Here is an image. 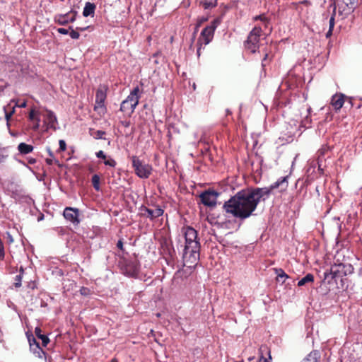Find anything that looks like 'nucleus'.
<instances>
[{"label":"nucleus","mask_w":362,"mask_h":362,"mask_svg":"<svg viewBox=\"0 0 362 362\" xmlns=\"http://www.w3.org/2000/svg\"><path fill=\"white\" fill-rule=\"evenodd\" d=\"M258 187H246L226 201L223 209L233 217L244 221L252 216L260 202H265Z\"/></svg>","instance_id":"f257e3e1"},{"label":"nucleus","mask_w":362,"mask_h":362,"mask_svg":"<svg viewBox=\"0 0 362 362\" xmlns=\"http://www.w3.org/2000/svg\"><path fill=\"white\" fill-rule=\"evenodd\" d=\"M185 239V246L183 251L182 258L185 264H196L199 259L200 243L197 240V231L192 227L183 228Z\"/></svg>","instance_id":"f03ea898"},{"label":"nucleus","mask_w":362,"mask_h":362,"mask_svg":"<svg viewBox=\"0 0 362 362\" xmlns=\"http://www.w3.org/2000/svg\"><path fill=\"white\" fill-rule=\"evenodd\" d=\"M354 270V267L351 264H334L329 272L324 273V281H327L328 284H331L332 281H334L338 289L346 290L349 287L346 276L351 274Z\"/></svg>","instance_id":"7ed1b4c3"},{"label":"nucleus","mask_w":362,"mask_h":362,"mask_svg":"<svg viewBox=\"0 0 362 362\" xmlns=\"http://www.w3.org/2000/svg\"><path fill=\"white\" fill-rule=\"evenodd\" d=\"M222 6L224 7V11L221 16L215 18L211 22L210 25L206 26L201 32L198 40H200V42H203L205 45H208L213 40L216 28L221 23L222 17L225 14L226 11L229 8V6L223 4L221 5L220 7Z\"/></svg>","instance_id":"20e7f679"},{"label":"nucleus","mask_w":362,"mask_h":362,"mask_svg":"<svg viewBox=\"0 0 362 362\" xmlns=\"http://www.w3.org/2000/svg\"><path fill=\"white\" fill-rule=\"evenodd\" d=\"M139 92V86H136L132 90L130 94L120 105V110L122 112H127L129 116L134 112L141 98Z\"/></svg>","instance_id":"39448f33"},{"label":"nucleus","mask_w":362,"mask_h":362,"mask_svg":"<svg viewBox=\"0 0 362 362\" xmlns=\"http://www.w3.org/2000/svg\"><path fill=\"white\" fill-rule=\"evenodd\" d=\"M131 160L134 173L139 178L147 179L150 177L153 171L151 165L146 163L136 156H132Z\"/></svg>","instance_id":"423d86ee"},{"label":"nucleus","mask_w":362,"mask_h":362,"mask_svg":"<svg viewBox=\"0 0 362 362\" xmlns=\"http://www.w3.org/2000/svg\"><path fill=\"white\" fill-rule=\"evenodd\" d=\"M262 30L260 27L255 26L248 34L247 40L244 42L245 48L254 54L259 47V40Z\"/></svg>","instance_id":"0eeeda50"},{"label":"nucleus","mask_w":362,"mask_h":362,"mask_svg":"<svg viewBox=\"0 0 362 362\" xmlns=\"http://www.w3.org/2000/svg\"><path fill=\"white\" fill-rule=\"evenodd\" d=\"M288 176L281 177L269 187H258V189H259L264 199L267 200L270 197L274 189L280 188V192H283L286 190L288 185Z\"/></svg>","instance_id":"6e6552de"},{"label":"nucleus","mask_w":362,"mask_h":362,"mask_svg":"<svg viewBox=\"0 0 362 362\" xmlns=\"http://www.w3.org/2000/svg\"><path fill=\"white\" fill-rule=\"evenodd\" d=\"M107 87L105 86H100L95 93V104L94 110L99 114L104 115L106 112L105 101L107 98Z\"/></svg>","instance_id":"1a4fd4ad"},{"label":"nucleus","mask_w":362,"mask_h":362,"mask_svg":"<svg viewBox=\"0 0 362 362\" xmlns=\"http://www.w3.org/2000/svg\"><path fill=\"white\" fill-rule=\"evenodd\" d=\"M220 193L214 189H208L199 195L201 202L206 206L214 208L216 206L217 198Z\"/></svg>","instance_id":"9d476101"},{"label":"nucleus","mask_w":362,"mask_h":362,"mask_svg":"<svg viewBox=\"0 0 362 362\" xmlns=\"http://www.w3.org/2000/svg\"><path fill=\"white\" fill-rule=\"evenodd\" d=\"M123 273L128 276L135 277L139 271V264L136 260L125 259L121 262Z\"/></svg>","instance_id":"9b49d317"},{"label":"nucleus","mask_w":362,"mask_h":362,"mask_svg":"<svg viewBox=\"0 0 362 362\" xmlns=\"http://www.w3.org/2000/svg\"><path fill=\"white\" fill-rule=\"evenodd\" d=\"M63 216L74 226H78L81 222L79 218L80 210L78 208L67 206L64 209Z\"/></svg>","instance_id":"f8f14e48"},{"label":"nucleus","mask_w":362,"mask_h":362,"mask_svg":"<svg viewBox=\"0 0 362 362\" xmlns=\"http://www.w3.org/2000/svg\"><path fill=\"white\" fill-rule=\"evenodd\" d=\"M77 11L71 10L65 14H57L54 17V21L59 25H66L69 23H73L76 21Z\"/></svg>","instance_id":"ddd939ff"},{"label":"nucleus","mask_w":362,"mask_h":362,"mask_svg":"<svg viewBox=\"0 0 362 362\" xmlns=\"http://www.w3.org/2000/svg\"><path fill=\"white\" fill-rule=\"evenodd\" d=\"M140 211H141L142 216H146L151 220H153L161 216L164 213V210L158 206H157L155 209H151L143 205L141 206Z\"/></svg>","instance_id":"4468645a"},{"label":"nucleus","mask_w":362,"mask_h":362,"mask_svg":"<svg viewBox=\"0 0 362 362\" xmlns=\"http://www.w3.org/2000/svg\"><path fill=\"white\" fill-rule=\"evenodd\" d=\"M345 95L342 93H337L332 97L331 105L335 110H339L345 103Z\"/></svg>","instance_id":"2eb2a0df"},{"label":"nucleus","mask_w":362,"mask_h":362,"mask_svg":"<svg viewBox=\"0 0 362 362\" xmlns=\"http://www.w3.org/2000/svg\"><path fill=\"white\" fill-rule=\"evenodd\" d=\"M45 122L47 123V128L56 129L55 124L57 122V119L52 111L47 110Z\"/></svg>","instance_id":"dca6fc26"},{"label":"nucleus","mask_w":362,"mask_h":362,"mask_svg":"<svg viewBox=\"0 0 362 362\" xmlns=\"http://www.w3.org/2000/svg\"><path fill=\"white\" fill-rule=\"evenodd\" d=\"M320 356L318 350H313L303 359V362H320Z\"/></svg>","instance_id":"f3484780"},{"label":"nucleus","mask_w":362,"mask_h":362,"mask_svg":"<svg viewBox=\"0 0 362 362\" xmlns=\"http://www.w3.org/2000/svg\"><path fill=\"white\" fill-rule=\"evenodd\" d=\"M96 6L93 3L86 2L83 11V16L84 17L93 16L95 13Z\"/></svg>","instance_id":"a211bd4d"},{"label":"nucleus","mask_w":362,"mask_h":362,"mask_svg":"<svg viewBox=\"0 0 362 362\" xmlns=\"http://www.w3.org/2000/svg\"><path fill=\"white\" fill-rule=\"evenodd\" d=\"M274 273L276 274V280L278 282L281 281V283H285L286 279L289 278V276L281 268H274Z\"/></svg>","instance_id":"6ab92c4d"},{"label":"nucleus","mask_w":362,"mask_h":362,"mask_svg":"<svg viewBox=\"0 0 362 362\" xmlns=\"http://www.w3.org/2000/svg\"><path fill=\"white\" fill-rule=\"evenodd\" d=\"M35 334L38 339L42 340V344L43 346H46L48 344L49 339L47 336L42 334V329L39 327H35Z\"/></svg>","instance_id":"aec40b11"},{"label":"nucleus","mask_w":362,"mask_h":362,"mask_svg":"<svg viewBox=\"0 0 362 362\" xmlns=\"http://www.w3.org/2000/svg\"><path fill=\"white\" fill-rule=\"evenodd\" d=\"M33 146L25 143H20L18 146V150L21 154H28L33 151Z\"/></svg>","instance_id":"412c9836"},{"label":"nucleus","mask_w":362,"mask_h":362,"mask_svg":"<svg viewBox=\"0 0 362 362\" xmlns=\"http://www.w3.org/2000/svg\"><path fill=\"white\" fill-rule=\"evenodd\" d=\"M37 357L47 359L45 351L40 346H35V349L30 350Z\"/></svg>","instance_id":"4be33fe9"},{"label":"nucleus","mask_w":362,"mask_h":362,"mask_svg":"<svg viewBox=\"0 0 362 362\" xmlns=\"http://www.w3.org/2000/svg\"><path fill=\"white\" fill-rule=\"evenodd\" d=\"M204 9H209L217 6V0H204L200 2Z\"/></svg>","instance_id":"5701e85b"},{"label":"nucleus","mask_w":362,"mask_h":362,"mask_svg":"<svg viewBox=\"0 0 362 362\" xmlns=\"http://www.w3.org/2000/svg\"><path fill=\"white\" fill-rule=\"evenodd\" d=\"M333 6L334 8H333L332 16L329 21V29H330V30H333L334 25H335V15H336V10H337V7H336L334 2L333 4H330V6Z\"/></svg>","instance_id":"b1692460"},{"label":"nucleus","mask_w":362,"mask_h":362,"mask_svg":"<svg viewBox=\"0 0 362 362\" xmlns=\"http://www.w3.org/2000/svg\"><path fill=\"white\" fill-rule=\"evenodd\" d=\"M314 281V276L312 274H307L302 278L298 283V286H304L307 283L313 282Z\"/></svg>","instance_id":"393cba45"},{"label":"nucleus","mask_w":362,"mask_h":362,"mask_svg":"<svg viewBox=\"0 0 362 362\" xmlns=\"http://www.w3.org/2000/svg\"><path fill=\"white\" fill-rule=\"evenodd\" d=\"M208 20H209L208 17H205V16L199 17L197 18V23H196L195 28H194V35H195V33L198 31L199 28L204 23L206 22ZM194 37H195V35L193 36L192 41L194 40Z\"/></svg>","instance_id":"a878e982"},{"label":"nucleus","mask_w":362,"mask_h":362,"mask_svg":"<svg viewBox=\"0 0 362 362\" xmlns=\"http://www.w3.org/2000/svg\"><path fill=\"white\" fill-rule=\"evenodd\" d=\"M27 337L29 341L30 350L35 349V346H40L39 342L37 341L36 339L32 334H29L28 333H27Z\"/></svg>","instance_id":"bb28decb"},{"label":"nucleus","mask_w":362,"mask_h":362,"mask_svg":"<svg viewBox=\"0 0 362 362\" xmlns=\"http://www.w3.org/2000/svg\"><path fill=\"white\" fill-rule=\"evenodd\" d=\"M91 182H92V185L94 187V189L96 190V191H100V177L97 174H95L93 175L92 177V179H91Z\"/></svg>","instance_id":"cd10ccee"},{"label":"nucleus","mask_w":362,"mask_h":362,"mask_svg":"<svg viewBox=\"0 0 362 362\" xmlns=\"http://www.w3.org/2000/svg\"><path fill=\"white\" fill-rule=\"evenodd\" d=\"M69 30H71L69 35L72 39L77 40L79 38L80 34L78 30H74L72 26H69Z\"/></svg>","instance_id":"c85d7f7f"},{"label":"nucleus","mask_w":362,"mask_h":362,"mask_svg":"<svg viewBox=\"0 0 362 362\" xmlns=\"http://www.w3.org/2000/svg\"><path fill=\"white\" fill-rule=\"evenodd\" d=\"M8 156V151L4 148L0 147V163L4 162Z\"/></svg>","instance_id":"c756f323"},{"label":"nucleus","mask_w":362,"mask_h":362,"mask_svg":"<svg viewBox=\"0 0 362 362\" xmlns=\"http://www.w3.org/2000/svg\"><path fill=\"white\" fill-rule=\"evenodd\" d=\"M106 134V132L105 131H102V130H97L94 135H93V137L95 139H105V138H103V136Z\"/></svg>","instance_id":"7c9ffc66"},{"label":"nucleus","mask_w":362,"mask_h":362,"mask_svg":"<svg viewBox=\"0 0 362 362\" xmlns=\"http://www.w3.org/2000/svg\"><path fill=\"white\" fill-rule=\"evenodd\" d=\"M23 276L22 274H18L15 277V282H14V286L16 288H19L21 286V281H22Z\"/></svg>","instance_id":"2f4dec72"},{"label":"nucleus","mask_w":362,"mask_h":362,"mask_svg":"<svg viewBox=\"0 0 362 362\" xmlns=\"http://www.w3.org/2000/svg\"><path fill=\"white\" fill-rule=\"evenodd\" d=\"M104 164L105 165H108L112 168H115L117 165V162L115 160V159L112 158H109L108 159H105L104 160Z\"/></svg>","instance_id":"473e14b6"},{"label":"nucleus","mask_w":362,"mask_h":362,"mask_svg":"<svg viewBox=\"0 0 362 362\" xmlns=\"http://www.w3.org/2000/svg\"><path fill=\"white\" fill-rule=\"evenodd\" d=\"M59 150L60 151H64L66 150V142L64 140L62 139V140H59Z\"/></svg>","instance_id":"72a5a7b5"},{"label":"nucleus","mask_w":362,"mask_h":362,"mask_svg":"<svg viewBox=\"0 0 362 362\" xmlns=\"http://www.w3.org/2000/svg\"><path fill=\"white\" fill-rule=\"evenodd\" d=\"M271 360H272V356H271V354H270V351H269V357L268 358H265L262 355L260 356L258 362H271Z\"/></svg>","instance_id":"f704fd0d"},{"label":"nucleus","mask_w":362,"mask_h":362,"mask_svg":"<svg viewBox=\"0 0 362 362\" xmlns=\"http://www.w3.org/2000/svg\"><path fill=\"white\" fill-rule=\"evenodd\" d=\"M95 156L97 158L103 159L104 160L107 158L106 155L104 153V152L102 150L96 152Z\"/></svg>","instance_id":"c9c22d12"},{"label":"nucleus","mask_w":362,"mask_h":362,"mask_svg":"<svg viewBox=\"0 0 362 362\" xmlns=\"http://www.w3.org/2000/svg\"><path fill=\"white\" fill-rule=\"evenodd\" d=\"M254 19H255V21L260 20V21H263L264 23L268 22L267 18L264 15L256 16Z\"/></svg>","instance_id":"e433bc0d"},{"label":"nucleus","mask_w":362,"mask_h":362,"mask_svg":"<svg viewBox=\"0 0 362 362\" xmlns=\"http://www.w3.org/2000/svg\"><path fill=\"white\" fill-rule=\"evenodd\" d=\"M327 151H328V148H327V147H323V148L319 149L317 151L318 156L320 157V156H324Z\"/></svg>","instance_id":"4c0bfd02"},{"label":"nucleus","mask_w":362,"mask_h":362,"mask_svg":"<svg viewBox=\"0 0 362 362\" xmlns=\"http://www.w3.org/2000/svg\"><path fill=\"white\" fill-rule=\"evenodd\" d=\"M202 44H203V42H200V40L197 41L198 47H197V54L198 57L201 54V49L202 48Z\"/></svg>","instance_id":"58836bf2"},{"label":"nucleus","mask_w":362,"mask_h":362,"mask_svg":"<svg viewBox=\"0 0 362 362\" xmlns=\"http://www.w3.org/2000/svg\"><path fill=\"white\" fill-rule=\"evenodd\" d=\"M57 30L60 34L67 35L69 33V30H67V29H65V28H59Z\"/></svg>","instance_id":"ea45409f"},{"label":"nucleus","mask_w":362,"mask_h":362,"mask_svg":"<svg viewBox=\"0 0 362 362\" xmlns=\"http://www.w3.org/2000/svg\"><path fill=\"white\" fill-rule=\"evenodd\" d=\"M40 122V119L39 117H36L35 124L33 125V129L34 130H37L39 129Z\"/></svg>","instance_id":"a19ab883"},{"label":"nucleus","mask_w":362,"mask_h":362,"mask_svg":"<svg viewBox=\"0 0 362 362\" xmlns=\"http://www.w3.org/2000/svg\"><path fill=\"white\" fill-rule=\"evenodd\" d=\"M81 294L83 296H86L89 293V289L86 287H82L80 290Z\"/></svg>","instance_id":"79ce46f5"},{"label":"nucleus","mask_w":362,"mask_h":362,"mask_svg":"<svg viewBox=\"0 0 362 362\" xmlns=\"http://www.w3.org/2000/svg\"><path fill=\"white\" fill-rule=\"evenodd\" d=\"M123 244L124 243L122 239L119 240L117 243V247L122 251H124Z\"/></svg>","instance_id":"37998d69"},{"label":"nucleus","mask_w":362,"mask_h":362,"mask_svg":"<svg viewBox=\"0 0 362 362\" xmlns=\"http://www.w3.org/2000/svg\"><path fill=\"white\" fill-rule=\"evenodd\" d=\"M29 119H30V120H36V117H35V110H32L30 112Z\"/></svg>","instance_id":"c03bdc74"},{"label":"nucleus","mask_w":362,"mask_h":362,"mask_svg":"<svg viewBox=\"0 0 362 362\" xmlns=\"http://www.w3.org/2000/svg\"><path fill=\"white\" fill-rule=\"evenodd\" d=\"M14 110H13L11 112L8 113L6 112L5 117L7 122H8L9 119L11 118V115L13 114Z\"/></svg>","instance_id":"a18cd8bd"},{"label":"nucleus","mask_w":362,"mask_h":362,"mask_svg":"<svg viewBox=\"0 0 362 362\" xmlns=\"http://www.w3.org/2000/svg\"><path fill=\"white\" fill-rule=\"evenodd\" d=\"M120 123L122 124V126H124V127H129L130 126V121H121Z\"/></svg>","instance_id":"49530a36"},{"label":"nucleus","mask_w":362,"mask_h":362,"mask_svg":"<svg viewBox=\"0 0 362 362\" xmlns=\"http://www.w3.org/2000/svg\"><path fill=\"white\" fill-rule=\"evenodd\" d=\"M28 163L33 165L36 163V159L33 158H28Z\"/></svg>","instance_id":"de8ad7c7"},{"label":"nucleus","mask_w":362,"mask_h":362,"mask_svg":"<svg viewBox=\"0 0 362 362\" xmlns=\"http://www.w3.org/2000/svg\"><path fill=\"white\" fill-rule=\"evenodd\" d=\"M45 162L49 165H52L53 164V158H46Z\"/></svg>","instance_id":"09e8293b"},{"label":"nucleus","mask_w":362,"mask_h":362,"mask_svg":"<svg viewBox=\"0 0 362 362\" xmlns=\"http://www.w3.org/2000/svg\"><path fill=\"white\" fill-rule=\"evenodd\" d=\"M88 28V26H86V27L81 26V27H76V30L78 31H84V30H87Z\"/></svg>","instance_id":"8fccbe9b"},{"label":"nucleus","mask_w":362,"mask_h":362,"mask_svg":"<svg viewBox=\"0 0 362 362\" xmlns=\"http://www.w3.org/2000/svg\"><path fill=\"white\" fill-rule=\"evenodd\" d=\"M332 31H333V30H330V29L328 30V31L326 33V37L327 38H329V37H330L332 36Z\"/></svg>","instance_id":"3c124183"},{"label":"nucleus","mask_w":362,"mask_h":362,"mask_svg":"<svg viewBox=\"0 0 362 362\" xmlns=\"http://www.w3.org/2000/svg\"><path fill=\"white\" fill-rule=\"evenodd\" d=\"M47 152L50 158H54V153L51 151L50 148H47Z\"/></svg>","instance_id":"603ef678"},{"label":"nucleus","mask_w":362,"mask_h":362,"mask_svg":"<svg viewBox=\"0 0 362 362\" xmlns=\"http://www.w3.org/2000/svg\"><path fill=\"white\" fill-rule=\"evenodd\" d=\"M267 57H268V54H266L264 55V58H263V59H262V66H265L264 62L267 60Z\"/></svg>","instance_id":"864d4df0"},{"label":"nucleus","mask_w":362,"mask_h":362,"mask_svg":"<svg viewBox=\"0 0 362 362\" xmlns=\"http://www.w3.org/2000/svg\"><path fill=\"white\" fill-rule=\"evenodd\" d=\"M7 236H8V239L9 242L12 243L13 241L12 235H10L9 233H7Z\"/></svg>","instance_id":"5fc2aeb1"},{"label":"nucleus","mask_w":362,"mask_h":362,"mask_svg":"<svg viewBox=\"0 0 362 362\" xmlns=\"http://www.w3.org/2000/svg\"><path fill=\"white\" fill-rule=\"evenodd\" d=\"M347 103H349L350 104V105L352 107L353 106V103H352V98H349L348 100H346Z\"/></svg>","instance_id":"6e6d98bb"},{"label":"nucleus","mask_w":362,"mask_h":362,"mask_svg":"<svg viewBox=\"0 0 362 362\" xmlns=\"http://www.w3.org/2000/svg\"><path fill=\"white\" fill-rule=\"evenodd\" d=\"M44 218V215L43 214H41L38 218H37V221H40L42 220H43Z\"/></svg>","instance_id":"4d7b16f0"},{"label":"nucleus","mask_w":362,"mask_h":362,"mask_svg":"<svg viewBox=\"0 0 362 362\" xmlns=\"http://www.w3.org/2000/svg\"><path fill=\"white\" fill-rule=\"evenodd\" d=\"M23 273H24V269L23 267H21L20 268V270H19V274H22V276L23 275Z\"/></svg>","instance_id":"13d9d810"},{"label":"nucleus","mask_w":362,"mask_h":362,"mask_svg":"<svg viewBox=\"0 0 362 362\" xmlns=\"http://www.w3.org/2000/svg\"><path fill=\"white\" fill-rule=\"evenodd\" d=\"M26 106V102L22 103V104L20 105L21 107H25Z\"/></svg>","instance_id":"bf43d9fd"},{"label":"nucleus","mask_w":362,"mask_h":362,"mask_svg":"<svg viewBox=\"0 0 362 362\" xmlns=\"http://www.w3.org/2000/svg\"><path fill=\"white\" fill-rule=\"evenodd\" d=\"M293 4V6H294L296 8H297V6H298V3H294V4Z\"/></svg>","instance_id":"052dcab7"},{"label":"nucleus","mask_w":362,"mask_h":362,"mask_svg":"<svg viewBox=\"0 0 362 362\" xmlns=\"http://www.w3.org/2000/svg\"><path fill=\"white\" fill-rule=\"evenodd\" d=\"M300 4H307L308 3V1L305 0V1H303L301 2H300Z\"/></svg>","instance_id":"680f3d73"},{"label":"nucleus","mask_w":362,"mask_h":362,"mask_svg":"<svg viewBox=\"0 0 362 362\" xmlns=\"http://www.w3.org/2000/svg\"><path fill=\"white\" fill-rule=\"evenodd\" d=\"M310 110H311V108H310V107H309V108H308V112H310Z\"/></svg>","instance_id":"e2e57ef3"},{"label":"nucleus","mask_w":362,"mask_h":362,"mask_svg":"<svg viewBox=\"0 0 362 362\" xmlns=\"http://www.w3.org/2000/svg\"><path fill=\"white\" fill-rule=\"evenodd\" d=\"M49 362H50V361Z\"/></svg>","instance_id":"0e129e2a"}]
</instances>
